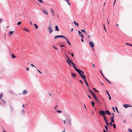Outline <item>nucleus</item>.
Segmentation results:
<instances>
[{"mask_svg": "<svg viewBox=\"0 0 132 132\" xmlns=\"http://www.w3.org/2000/svg\"><path fill=\"white\" fill-rule=\"evenodd\" d=\"M99 113L100 115L102 116H105V115L107 113L108 115H111V113L108 110H106L105 111L101 110L99 111Z\"/></svg>", "mask_w": 132, "mask_h": 132, "instance_id": "f257e3e1", "label": "nucleus"}, {"mask_svg": "<svg viewBox=\"0 0 132 132\" xmlns=\"http://www.w3.org/2000/svg\"><path fill=\"white\" fill-rule=\"evenodd\" d=\"M60 37H62L63 38H65V36L62 35H57L56 36H55L54 37V39H56L57 38H59Z\"/></svg>", "mask_w": 132, "mask_h": 132, "instance_id": "f03ea898", "label": "nucleus"}, {"mask_svg": "<svg viewBox=\"0 0 132 132\" xmlns=\"http://www.w3.org/2000/svg\"><path fill=\"white\" fill-rule=\"evenodd\" d=\"M89 44L90 46L92 48H93L94 46V44L92 41H90L89 42Z\"/></svg>", "mask_w": 132, "mask_h": 132, "instance_id": "7ed1b4c3", "label": "nucleus"}, {"mask_svg": "<svg viewBox=\"0 0 132 132\" xmlns=\"http://www.w3.org/2000/svg\"><path fill=\"white\" fill-rule=\"evenodd\" d=\"M100 72H101V74L104 77V79H105V80H106L107 81H108L109 83L110 84H111V82H110L108 79H106L105 77L104 76V75H103L102 72V70H100Z\"/></svg>", "mask_w": 132, "mask_h": 132, "instance_id": "20e7f679", "label": "nucleus"}, {"mask_svg": "<svg viewBox=\"0 0 132 132\" xmlns=\"http://www.w3.org/2000/svg\"><path fill=\"white\" fill-rule=\"evenodd\" d=\"M48 30L50 34H51L53 31L51 27L50 26H49L48 28Z\"/></svg>", "mask_w": 132, "mask_h": 132, "instance_id": "39448f33", "label": "nucleus"}, {"mask_svg": "<svg viewBox=\"0 0 132 132\" xmlns=\"http://www.w3.org/2000/svg\"><path fill=\"white\" fill-rule=\"evenodd\" d=\"M105 121V122L106 124V125L108 126H109V124L108 123L107 119L106 118L105 116H103Z\"/></svg>", "mask_w": 132, "mask_h": 132, "instance_id": "423d86ee", "label": "nucleus"}, {"mask_svg": "<svg viewBox=\"0 0 132 132\" xmlns=\"http://www.w3.org/2000/svg\"><path fill=\"white\" fill-rule=\"evenodd\" d=\"M70 62L72 65L73 67L76 70V68H77L75 67H76V65L71 60H69Z\"/></svg>", "mask_w": 132, "mask_h": 132, "instance_id": "0eeeda50", "label": "nucleus"}, {"mask_svg": "<svg viewBox=\"0 0 132 132\" xmlns=\"http://www.w3.org/2000/svg\"><path fill=\"white\" fill-rule=\"evenodd\" d=\"M67 122L70 125H71V119L70 118H69L67 120Z\"/></svg>", "mask_w": 132, "mask_h": 132, "instance_id": "6e6552de", "label": "nucleus"}, {"mask_svg": "<svg viewBox=\"0 0 132 132\" xmlns=\"http://www.w3.org/2000/svg\"><path fill=\"white\" fill-rule=\"evenodd\" d=\"M123 106L124 107V108H127L128 107H131L132 106L130 105L129 104H123Z\"/></svg>", "mask_w": 132, "mask_h": 132, "instance_id": "1a4fd4ad", "label": "nucleus"}, {"mask_svg": "<svg viewBox=\"0 0 132 132\" xmlns=\"http://www.w3.org/2000/svg\"><path fill=\"white\" fill-rule=\"evenodd\" d=\"M81 78L82 79H84V80L86 78L85 76L83 74H81L80 75Z\"/></svg>", "mask_w": 132, "mask_h": 132, "instance_id": "9d476101", "label": "nucleus"}, {"mask_svg": "<svg viewBox=\"0 0 132 132\" xmlns=\"http://www.w3.org/2000/svg\"><path fill=\"white\" fill-rule=\"evenodd\" d=\"M76 71L77 72H78V73H79L80 75L82 74L81 72L79 71H81V70L78 69H77V68H76Z\"/></svg>", "mask_w": 132, "mask_h": 132, "instance_id": "9b49d317", "label": "nucleus"}, {"mask_svg": "<svg viewBox=\"0 0 132 132\" xmlns=\"http://www.w3.org/2000/svg\"><path fill=\"white\" fill-rule=\"evenodd\" d=\"M42 10L44 13L47 15H48V13L45 10L42 9Z\"/></svg>", "mask_w": 132, "mask_h": 132, "instance_id": "f8f14e48", "label": "nucleus"}, {"mask_svg": "<svg viewBox=\"0 0 132 132\" xmlns=\"http://www.w3.org/2000/svg\"><path fill=\"white\" fill-rule=\"evenodd\" d=\"M64 38V39H65L67 41V43L69 44V45L70 46H71V44L69 42V40H68V39L66 38L65 37V38Z\"/></svg>", "mask_w": 132, "mask_h": 132, "instance_id": "ddd939ff", "label": "nucleus"}, {"mask_svg": "<svg viewBox=\"0 0 132 132\" xmlns=\"http://www.w3.org/2000/svg\"><path fill=\"white\" fill-rule=\"evenodd\" d=\"M55 30L57 31H59V29L58 28V26H55Z\"/></svg>", "mask_w": 132, "mask_h": 132, "instance_id": "4468645a", "label": "nucleus"}, {"mask_svg": "<svg viewBox=\"0 0 132 132\" xmlns=\"http://www.w3.org/2000/svg\"><path fill=\"white\" fill-rule=\"evenodd\" d=\"M92 95L93 97V98L94 99L97 97L96 95L94 93H93V94Z\"/></svg>", "mask_w": 132, "mask_h": 132, "instance_id": "2eb2a0df", "label": "nucleus"}, {"mask_svg": "<svg viewBox=\"0 0 132 132\" xmlns=\"http://www.w3.org/2000/svg\"><path fill=\"white\" fill-rule=\"evenodd\" d=\"M78 32L79 33V35L81 36L82 38H83V36L81 35H80V34H82V33L79 31H78Z\"/></svg>", "mask_w": 132, "mask_h": 132, "instance_id": "dca6fc26", "label": "nucleus"}, {"mask_svg": "<svg viewBox=\"0 0 132 132\" xmlns=\"http://www.w3.org/2000/svg\"><path fill=\"white\" fill-rule=\"evenodd\" d=\"M27 93V92L26 90H24L22 92V94L23 95H25Z\"/></svg>", "mask_w": 132, "mask_h": 132, "instance_id": "f3484780", "label": "nucleus"}, {"mask_svg": "<svg viewBox=\"0 0 132 132\" xmlns=\"http://www.w3.org/2000/svg\"><path fill=\"white\" fill-rule=\"evenodd\" d=\"M114 118L113 117H110V119L111 120V122H114Z\"/></svg>", "mask_w": 132, "mask_h": 132, "instance_id": "a211bd4d", "label": "nucleus"}, {"mask_svg": "<svg viewBox=\"0 0 132 132\" xmlns=\"http://www.w3.org/2000/svg\"><path fill=\"white\" fill-rule=\"evenodd\" d=\"M84 81H85L86 85L87 86V87H89L88 84V83H87V81L85 79V80H84Z\"/></svg>", "mask_w": 132, "mask_h": 132, "instance_id": "6ab92c4d", "label": "nucleus"}, {"mask_svg": "<svg viewBox=\"0 0 132 132\" xmlns=\"http://www.w3.org/2000/svg\"><path fill=\"white\" fill-rule=\"evenodd\" d=\"M71 76H72V77H73V78L75 77L76 76V74L75 73H71Z\"/></svg>", "mask_w": 132, "mask_h": 132, "instance_id": "aec40b11", "label": "nucleus"}, {"mask_svg": "<svg viewBox=\"0 0 132 132\" xmlns=\"http://www.w3.org/2000/svg\"><path fill=\"white\" fill-rule=\"evenodd\" d=\"M73 23L75 25H76L78 27L79 26L78 24V23L76 22L75 21H74L73 22Z\"/></svg>", "mask_w": 132, "mask_h": 132, "instance_id": "412c9836", "label": "nucleus"}, {"mask_svg": "<svg viewBox=\"0 0 132 132\" xmlns=\"http://www.w3.org/2000/svg\"><path fill=\"white\" fill-rule=\"evenodd\" d=\"M50 10H51L52 13V15L53 16H54V11L52 10V9H50Z\"/></svg>", "mask_w": 132, "mask_h": 132, "instance_id": "4be33fe9", "label": "nucleus"}, {"mask_svg": "<svg viewBox=\"0 0 132 132\" xmlns=\"http://www.w3.org/2000/svg\"><path fill=\"white\" fill-rule=\"evenodd\" d=\"M14 32V31H10L9 32V35H12V34L13 32Z\"/></svg>", "mask_w": 132, "mask_h": 132, "instance_id": "5701e85b", "label": "nucleus"}, {"mask_svg": "<svg viewBox=\"0 0 132 132\" xmlns=\"http://www.w3.org/2000/svg\"><path fill=\"white\" fill-rule=\"evenodd\" d=\"M11 56L12 58H14L16 57L13 54H12L11 55Z\"/></svg>", "mask_w": 132, "mask_h": 132, "instance_id": "b1692460", "label": "nucleus"}, {"mask_svg": "<svg viewBox=\"0 0 132 132\" xmlns=\"http://www.w3.org/2000/svg\"><path fill=\"white\" fill-rule=\"evenodd\" d=\"M91 103L93 107H94V103L93 101L91 102Z\"/></svg>", "mask_w": 132, "mask_h": 132, "instance_id": "393cba45", "label": "nucleus"}, {"mask_svg": "<svg viewBox=\"0 0 132 132\" xmlns=\"http://www.w3.org/2000/svg\"><path fill=\"white\" fill-rule=\"evenodd\" d=\"M24 110H22L21 111V114H24Z\"/></svg>", "mask_w": 132, "mask_h": 132, "instance_id": "a878e982", "label": "nucleus"}, {"mask_svg": "<svg viewBox=\"0 0 132 132\" xmlns=\"http://www.w3.org/2000/svg\"><path fill=\"white\" fill-rule=\"evenodd\" d=\"M64 53L65 54V55L66 57H67V59L68 60H69V58H68V56L66 53L65 52H64Z\"/></svg>", "mask_w": 132, "mask_h": 132, "instance_id": "bb28decb", "label": "nucleus"}, {"mask_svg": "<svg viewBox=\"0 0 132 132\" xmlns=\"http://www.w3.org/2000/svg\"><path fill=\"white\" fill-rule=\"evenodd\" d=\"M94 99L97 102H99V100L98 99L97 97L95 98Z\"/></svg>", "mask_w": 132, "mask_h": 132, "instance_id": "cd10ccee", "label": "nucleus"}, {"mask_svg": "<svg viewBox=\"0 0 132 132\" xmlns=\"http://www.w3.org/2000/svg\"><path fill=\"white\" fill-rule=\"evenodd\" d=\"M88 90L92 94L94 93V92L90 89H89Z\"/></svg>", "mask_w": 132, "mask_h": 132, "instance_id": "c85d7f7f", "label": "nucleus"}, {"mask_svg": "<svg viewBox=\"0 0 132 132\" xmlns=\"http://www.w3.org/2000/svg\"><path fill=\"white\" fill-rule=\"evenodd\" d=\"M10 108L11 109V112H12L13 110V109L12 106H10Z\"/></svg>", "mask_w": 132, "mask_h": 132, "instance_id": "c756f323", "label": "nucleus"}, {"mask_svg": "<svg viewBox=\"0 0 132 132\" xmlns=\"http://www.w3.org/2000/svg\"><path fill=\"white\" fill-rule=\"evenodd\" d=\"M23 30L28 32L29 31V30L28 29H27L26 28H24L23 29Z\"/></svg>", "mask_w": 132, "mask_h": 132, "instance_id": "7c9ffc66", "label": "nucleus"}, {"mask_svg": "<svg viewBox=\"0 0 132 132\" xmlns=\"http://www.w3.org/2000/svg\"><path fill=\"white\" fill-rule=\"evenodd\" d=\"M34 26L35 27V28L37 29L38 28V26L36 24H34Z\"/></svg>", "mask_w": 132, "mask_h": 132, "instance_id": "2f4dec72", "label": "nucleus"}, {"mask_svg": "<svg viewBox=\"0 0 132 132\" xmlns=\"http://www.w3.org/2000/svg\"><path fill=\"white\" fill-rule=\"evenodd\" d=\"M37 1L40 3H43V2L42 0H37Z\"/></svg>", "mask_w": 132, "mask_h": 132, "instance_id": "473e14b6", "label": "nucleus"}, {"mask_svg": "<svg viewBox=\"0 0 132 132\" xmlns=\"http://www.w3.org/2000/svg\"><path fill=\"white\" fill-rule=\"evenodd\" d=\"M56 111L59 113H61L62 112V111H61V110H57Z\"/></svg>", "mask_w": 132, "mask_h": 132, "instance_id": "72a5a7b5", "label": "nucleus"}, {"mask_svg": "<svg viewBox=\"0 0 132 132\" xmlns=\"http://www.w3.org/2000/svg\"><path fill=\"white\" fill-rule=\"evenodd\" d=\"M93 89L96 92H99V91L96 89L95 88H93Z\"/></svg>", "mask_w": 132, "mask_h": 132, "instance_id": "f704fd0d", "label": "nucleus"}, {"mask_svg": "<svg viewBox=\"0 0 132 132\" xmlns=\"http://www.w3.org/2000/svg\"><path fill=\"white\" fill-rule=\"evenodd\" d=\"M104 127H105V129H106V130H107V131H108V127L107 126H104Z\"/></svg>", "mask_w": 132, "mask_h": 132, "instance_id": "c9c22d12", "label": "nucleus"}, {"mask_svg": "<svg viewBox=\"0 0 132 132\" xmlns=\"http://www.w3.org/2000/svg\"><path fill=\"white\" fill-rule=\"evenodd\" d=\"M113 126L114 128H116V125L115 124L113 123Z\"/></svg>", "mask_w": 132, "mask_h": 132, "instance_id": "e433bc0d", "label": "nucleus"}, {"mask_svg": "<svg viewBox=\"0 0 132 132\" xmlns=\"http://www.w3.org/2000/svg\"><path fill=\"white\" fill-rule=\"evenodd\" d=\"M53 47L56 50H57L58 49V48H57L54 45H53Z\"/></svg>", "mask_w": 132, "mask_h": 132, "instance_id": "4c0bfd02", "label": "nucleus"}, {"mask_svg": "<svg viewBox=\"0 0 132 132\" xmlns=\"http://www.w3.org/2000/svg\"><path fill=\"white\" fill-rule=\"evenodd\" d=\"M115 108L116 109V111L118 113H119V112L118 109H117V108L116 106H115Z\"/></svg>", "mask_w": 132, "mask_h": 132, "instance_id": "58836bf2", "label": "nucleus"}, {"mask_svg": "<svg viewBox=\"0 0 132 132\" xmlns=\"http://www.w3.org/2000/svg\"><path fill=\"white\" fill-rule=\"evenodd\" d=\"M21 22H20V21H19V22L18 23H17V25H20V24H21Z\"/></svg>", "mask_w": 132, "mask_h": 132, "instance_id": "ea45409f", "label": "nucleus"}, {"mask_svg": "<svg viewBox=\"0 0 132 132\" xmlns=\"http://www.w3.org/2000/svg\"><path fill=\"white\" fill-rule=\"evenodd\" d=\"M67 2V3H68V4L69 5H70V3H69V1L68 0H65Z\"/></svg>", "mask_w": 132, "mask_h": 132, "instance_id": "a19ab883", "label": "nucleus"}, {"mask_svg": "<svg viewBox=\"0 0 132 132\" xmlns=\"http://www.w3.org/2000/svg\"><path fill=\"white\" fill-rule=\"evenodd\" d=\"M128 130L129 132H132V130L130 128L128 129Z\"/></svg>", "mask_w": 132, "mask_h": 132, "instance_id": "79ce46f5", "label": "nucleus"}, {"mask_svg": "<svg viewBox=\"0 0 132 132\" xmlns=\"http://www.w3.org/2000/svg\"><path fill=\"white\" fill-rule=\"evenodd\" d=\"M112 116L111 117H113V118H114V114L112 113Z\"/></svg>", "mask_w": 132, "mask_h": 132, "instance_id": "37998d69", "label": "nucleus"}, {"mask_svg": "<svg viewBox=\"0 0 132 132\" xmlns=\"http://www.w3.org/2000/svg\"><path fill=\"white\" fill-rule=\"evenodd\" d=\"M3 21V20H2V19H0V23H2Z\"/></svg>", "mask_w": 132, "mask_h": 132, "instance_id": "c03bdc74", "label": "nucleus"}, {"mask_svg": "<svg viewBox=\"0 0 132 132\" xmlns=\"http://www.w3.org/2000/svg\"><path fill=\"white\" fill-rule=\"evenodd\" d=\"M2 94H1L0 95V100H1L2 98Z\"/></svg>", "mask_w": 132, "mask_h": 132, "instance_id": "a18cd8bd", "label": "nucleus"}, {"mask_svg": "<svg viewBox=\"0 0 132 132\" xmlns=\"http://www.w3.org/2000/svg\"><path fill=\"white\" fill-rule=\"evenodd\" d=\"M37 70L38 71V72H39V73H42L40 71H39L37 68H36Z\"/></svg>", "mask_w": 132, "mask_h": 132, "instance_id": "49530a36", "label": "nucleus"}, {"mask_svg": "<svg viewBox=\"0 0 132 132\" xmlns=\"http://www.w3.org/2000/svg\"><path fill=\"white\" fill-rule=\"evenodd\" d=\"M112 122L111 121L109 124V125H110L111 126H112Z\"/></svg>", "mask_w": 132, "mask_h": 132, "instance_id": "de8ad7c7", "label": "nucleus"}, {"mask_svg": "<svg viewBox=\"0 0 132 132\" xmlns=\"http://www.w3.org/2000/svg\"><path fill=\"white\" fill-rule=\"evenodd\" d=\"M103 25H104V27H103V28H104V29L105 30V31L106 32V30L105 28V27L104 26V24H103Z\"/></svg>", "mask_w": 132, "mask_h": 132, "instance_id": "09e8293b", "label": "nucleus"}, {"mask_svg": "<svg viewBox=\"0 0 132 132\" xmlns=\"http://www.w3.org/2000/svg\"><path fill=\"white\" fill-rule=\"evenodd\" d=\"M31 65L32 67H35L36 68H37L35 66H34L33 64H31Z\"/></svg>", "mask_w": 132, "mask_h": 132, "instance_id": "8fccbe9b", "label": "nucleus"}, {"mask_svg": "<svg viewBox=\"0 0 132 132\" xmlns=\"http://www.w3.org/2000/svg\"><path fill=\"white\" fill-rule=\"evenodd\" d=\"M81 31L82 32L85 33V31H84V30H81Z\"/></svg>", "mask_w": 132, "mask_h": 132, "instance_id": "3c124183", "label": "nucleus"}, {"mask_svg": "<svg viewBox=\"0 0 132 132\" xmlns=\"http://www.w3.org/2000/svg\"><path fill=\"white\" fill-rule=\"evenodd\" d=\"M70 61H67V62L69 64V65H70V66H71V64H70Z\"/></svg>", "mask_w": 132, "mask_h": 132, "instance_id": "603ef678", "label": "nucleus"}, {"mask_svg": "<svg viewBox=\"0 0 132 132\" xmlns=\"http://www.w3.org/2000/svg\"><path fill=\"white\" fill-rule=\"evenodd\" d=\"M108 96H109V100H111V98L110 97V95H108Z\"/></svg>", "mask_w": 132, "mask_h": 132, "instance_id": "864d4df0", "label": "nucleus"}, {"mask_svg": "<svg viewBox=\"0 0 132 132\" xmlns=\"http://www.w3.org/2000/svg\"><path fill=\"white\" fill-rule=\"evenodd\" d=\"M79 81L80 82H81V84H83V82L81 80H80Z\"/></svg>", "mask_w": 132, "mask_h": 132, "instance_id": "5fc2aeb1", "label": "nucleus"}, {"mask_svg": "<svg viewBox=\"0 0 132 132\" xmlns=\"http://www.w3.org/2000/svg\"><path fill=\"white\" fill-rule=\"evenodd\" d=\"M112 109L113 110V112H115V110H114V107H112Z\"/></svg>", "mask_w": 132, "mask_h": 132, "instance_id": "6e6d98bb", "label": "nucleus"}, {"mask_svg": "<svg viewBox=\"0 0 132 132\" xmlns=\"http://www.w3.org/2000/svg\"><path fill=\"white\" fill-rule=\"evenodd\" d=\"M60 46L61 47H65V46L64 45H61Z\"/></svg>", "mask_w": 132, "mask_h": 132, "instance_id": "4d7b16f0", "label": "nucleus"}, {"mask_svg": "<svg viewBox=\"0 0 132 132\" xmlns=\"http://www.w3.org/2000/svg\"><path fill=\"white\" fill-rule=\"evenodd\" d=\"M106 92L108 94V95H110V94H109V93L107 91V90H106Z\"/></svg>", "mask_w": 132, "mask_h": 132, "instance_id": "13d9d810", "label": "nucleus"}, {"mask_svg": "<svg viewBox=\"0 0 132 132\" xmlns=\"http://www.w3.org/2000/svg\"><path fill=\"white\" fill-rule=\"evenodd\" d=\"M2 101H3V102L5 103V104L6 103V102H5V101L3 100H2Z\"/></svg>", "mask_w": 132, "mask_h": 132, "instance_id": "bf43d9fd", "label": "nucleus"}, {"mask_svg": "<svg viewBox=\"0 0 132 132\" xmlns=\"http://www.w3.org/2000/svg\"><path fill=\"white\" fill-rule=\"evenodd\" d=\"M71 55L72 56V57H73L74 56V55L73 54V53H71Z\"/></svg>", "mask_w": 132, "mask_h": 132, "instance_id": "052dcab7", "label": "nucleus"}, {"mask_svg": "<svg viewBox=\"0 0 132 132\" xmlns=\"http://www.w3.org/2000/svg\"><path fill=\"white\" fill-rule=\"evenodd\" d=\"M93 67L95 69V65H94V64H93Z\"/></svg>", "mask_w": 132, "mask_h": 132, "instance_id": "680f3d73", "label": "nucleus"}, {"mask_svg": "<svg viewBox=\"0 0 132 132\" xmlns=\"http://www.w3.org/2000/svg\"><path fill=\"white\" fill-rule=\"evenodd\" d=\"M92 114L93 115L94 114V112L93 111H92Z\"/></svg>", "mask_w": 132, "mask_h": 132, "instance_id": "e2e57ef3", "label": "nucleus"}, {"mask_svg": "<svg viewBox=\"0 0 132 132\" xmlns=\"http://www.w3.org/2000/svg\"><path fill=\"white\" fill-rule=\"evenodd\" d=\"M57 107V105H56L55 108V109H56Z\"/></svg>", "mask_w": 132, "mask_h": 132, "instance_id": "0e129e2a", "label": "nucleus"}, {"mask_svg": "<svg viewBox=\"0 0 132 132\" xmlns=\"http://www.w3.org/2000/svg\"><path fill=\"white\" fill-rule=\"evenodd\" d=\"M81 40L82 42H84V41L83 39H81Z\"/></svg>", "mask_w": 132, "mask_h": 132, "instance_id": "69168bd1", "label": "nucleus"}, {"mask_svg": "<svg viewBox=\"0 0 132 132\" xmlns=\"http://www.w3.org/2000/svg\"><path fill=\"white\" fill-rule=\"evenodd\" d=\"M26 70H27V71L29 70V68H26Z\"/></svg>", "mask_w": 132, "mask_h": 132, "instance_id": "338daca9", "label": "nucleus"}, {"mask_svg": "<svg viewBox=\"0 0 132 132\" xmlns=\"http://www.w3.org/2000/svg\"><path fill=\"white\" fill-rule=\"evenodd\" d=\"M103 131L104 132H107L105 130H103Z\"/></svg>", "mask_w": 132, "mask_h": 132, "instance_id": "774afa93", "label": "nucleus"}]
</instances>
